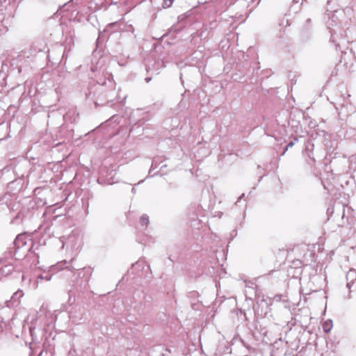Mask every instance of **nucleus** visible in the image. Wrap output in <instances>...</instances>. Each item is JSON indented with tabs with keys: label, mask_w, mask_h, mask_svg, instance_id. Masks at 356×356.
Wrapping results in <instances>:
<instances>
[{
	"label": "nucleus",
	"mask_w": 356,
	"mask_h": 356,
	"mask_svg": "<svg viewBox=\"0 0 356 356\" xmlns=\"http://www.w3.org/2000/svg\"><path fill=\"white\" fill-rule=\"evenodd\" d=\"M294 144H295V143H294V142H293V141L290 142V143L287 145V146H286V150H287V149H288V148H289V147H292L294 145Z\"/></svg>",
	"instance_id": "20e7f679"
},
{
	"label": "nucleus",
	"mask_w": 356,
	"mask_h": 356,
	"mask_svg": "<svg viewBox=\"0 0 356 356\" xmlns=\"http://www.w3.org/2000/svg\"><path fill=\"white\" fill-rule=\"evenodd\" d=\"M332 327V323L331 321H327L323 324V329L325 332H328Z\"/></svg>",
	"instance_id": "f257e3e1"
},
{
	"label": "nucleus",
	"mask_w": 356,
	"mask_h": 356,
	"mask_svg": "<svg viewBox=\"0 0 356 356\" xmlns=\"http://www.w3.org/2000/svg\"><path fill=\"white\" fill-rule=\"evenodd\" d=\"M140 223L142 225H147L149 222L148 217L146 216H143L140 219Z\"/></svg>",
	"instance_id": "7ed1b4c3"
},
{
	"label": "nucleus",
	"mask_w": 356,
	"mask_h": 356,
	"mask_svg": "<svg viewBox=\"0 0 356 356\" xmlns=\"http://www.w3.org/2000/svg\"><path fill=\"white\" fill-rule=\"evenodd\" d=\"M173 1L174 0H163L162 6L164 8H170L172 5Z\"/></svg>",
	"instance_id": "f03ea898"
}]
</instances>
